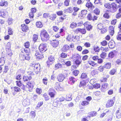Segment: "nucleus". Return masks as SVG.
Segmentation results:
<instances>
[{
    "instance_id": "cd10ccee",
    "label": "nucleus",
    "mask_w": 121,
    "mask_h": 121,
    "mask_svg": "<svg viewBox=\"0 0 121 121\" xmlns=\"http://www.w3.org/2000/svg\"><path fill=\"white\" fill-rule=\"evenodd\" d=\"M80 57H79L78 59H76L75 61V63L77 66H78L81 63V60L80 59Z\"/></svg>"
},
{
    "instance_id": "6e6d98bb",
    "label": "nucleus",
    "mask_w": 121,
    "mask_h": 121,
    "mask_svg": "<svg viewBox=\"0 0 121 121\" xmlns=\"http://www.w3.org/2000/svg\"><path fill=\"white\" fill-rule=\"evenodd\" d=\"M8 22L9 25H10L13 24V19L12 18H10L8 19Z\"/></svg>"
},
{
    "instance_id": "9b49d317",
    "label": "nucleus",
    "mask_w": 121,
    "mask_h": 121,
    "mask_svg": "<svg viewBox=\"0 0 121 121\" xmlns=\"http://www.w3.org/2000/svg\"><path fill=\"white\" fill-rule=\"evenodd\" d=\"M51 44L53 47H56L58 46L59 42L57 40H54L51 41Z\"/></svg>"
},
{
    "instance_id": "2f4dec72",
    "label": "nucleus",
    "mask_w": 121,
    "mask_h": 121,
    "mask_svg": "<svg viewBox=\"0 0 121 121\" xmlns=\"http://www.w3.org/2000/svg\"><path fill=\"white\" fill-rule=\"evenodd\" d=\"M9 69V67L7 66H4V69H3V72L4 73H6Z\"/></svg>"
},
{
    "instance_id": "4468645a",
    "label": "nucleus",
    "mask_w": 121,
    "mask_h": 121,
    "mask_svg": "<svg viewBox=\"0 0 121 121\" xmlns=\"http://www.w3.org/2000/svg\"><path fill=\"white\" fill-rule=\"evenodd\" d=\"M7 13H8L6 10H2L0 11V16L4 17Z\"/></svg>"
},
{
    "instance_id": "de8ad7c7",
    "label": "nucleus",
    "mask_w": 121,
    "mask_h": 121,
    "mask_svg": "<svg viewBox=\"0 0 121 121\" xmlns=\"http://www.w3.org/2000/svg\"><path fill=\"white\" fill-rule=\"evenodd\" d=\"M38 39V36L36 35H34L33 37V40L35 42V41L37 40Z\"/></svg>"
},
{
    "instance_id": "c9c22d12",
    "label": "nucleus",
    "mask_w": 121,
    "mask_h": 121,
    "mask_svg": "<svg viewBox=\"0 0 121 121\" xmlns=\"http://www.w3.org/2000/svg\"><path fill=\"white\" fill-rule=\"evenodd\" d=\"M116 72V69H113L110 71L109 72V74L111 75H114L115 73Z\"/></svg>"
},
{
    "instance_id": "5701e85b",
    "label": "nucleus",
    "mask_w": 121,
    "mask_h": 121,
    "mask_svg": "<svg viewBox=\"0 0 121 121\" xmlns=\"http://www.w3.org/2000/svg\"><path fill=\"white\" fill-rule=\"evenodd\" d=\"M108 84L107 83H105L103 84L102 86L101 90L103 91H104L108 89Z\"/></svg>"
},
{
    "instance_id": "bf43d9fd",
    "label": "nucleus",
    "mask_w": 121,
    "mask_h": 121,
    "mask_svg": "<svg viewBox=\"0 0 121 121\" xmlns=\"http://www.w3.org/2000/svg\"><path fill=\"white\" fill-rule=\"evenodd\" d=\"M11 43L10 42H8L7 44L6 49V50H8V49H10V47Z\"/></svg>"
},
{
    "instance_id": "423d86ee",
    "label": "nucleus",
    "mask_w": 121,
    "mask_h": 121,
    "mask_svg": "<svg viewBox=\"0 0 121 121\" xmlns=\"http://www.w3.org/2000/svg\"><path fill=\"white\" fill-rule=\"evenodd\" d=\"M55 92L54 89L50 88L49 91V95L52 97H54L55 95Z\"/></svg>"
},
{
    "instance_id": "f03ea898",
    "label": "nucleus",
    "mask_w": 121,
    "mask_h": 121,
    "mask_svg": "<svg viewBox=\"0 0 121 121\" xmlns=\"http://www.w3.org/2000/svg\"><path fill=\"white\" fill-rule=\"evenodd\" d=\"M30 68H32L36 74H38L39 72L40 69V66L39 64H32L31 65Z\"/></svg>"
},
{
    "instance_id": "e433bc0d",
    "label": "nucleus",
    "mask_w": 121,
    "mask_h": 121,
    "mask_svg": "<svg viewBox=\"0 0 121 121\" xmlns=\"http://www.w3.org/2000/svg\"><path fill=\"white\" fill-rule=\"evenodd\" d=\"M43 96L44 98V99L45 101H47L49 99V97L46 93H44L43 94Z\"/></svg>"
},
{
    "instance_id": "6e6552de",
    "label": "nucleus",
    "mask_w": 121,
    "mask_h": 121,
    "mask_svg": "<svg viewBox=\"0 0 121 121\" xmlns=\"http://www.w3.org/2000/svg\"><path fill=\"white\" fill-rule=\"evenodd\" d=\"M7 51L6 57L9 59L11 58L12 53L10 49H8V50H6Z\"/></svg>"
},
{
    "instance_id": "f8f14e48",
    "label": "nucleus",
    "mask_w": 121,
    "mask_h": 121,
    "mask_svg": "<svg viewBox=\"0 0 121 121\" xmlns=\"http://www.w3.org/2000/svg\"><path fill=\"white\" fill-rule=\"evenodd\" d=\"M35 83L33 81L29 82L27 84L26 86L29 88H33Z\"/></svg>"
},
{
    "instance_id": "a18cd8bd",
    "label": "nucleus",
    "mask_w": 121,
    "mask_h": 121,
    "mask_svg": "<svg viewBox=\"0 0 121 121\" xmlns=\"http://www.w3.org/2000/svg\"><path fill=\"white\" fill-rule=\"evenodd\" d=\"M87 19L88 20H91L93 19L91 13H89L87 17Z\"/></svg>"
},
{
    "instance_id": "f704fd0d",
    "label": "nucleus",
    "mask_w": 121,
    "mask_h": 121,
    "mask_svg": "<svg viewBox=\"0 0 121 121\" xmlns=\"http://www.w3.org/2000/svg\"><path fill=\"white\" fill-rule=\"evenodd\" d=\"M36 25L37 27L41 28L42 27L43 25L42 23L40 22H36Z\"/></svg>"
},
{
    "instance_id": "09e8293b",
    "label": "nucleus",
    "mask_w": 121,
    "mask_h": 121,
    "mask_svg": "<svg viewBox=\"0 0 121 121\" xmlns=\"http://www.w3.org/2000/svg\"><path fill=\"white\" fill-rule=\"evenodd\" d=\"M103 17L107 18H109V17L108 15V11H106L104 14L103 15Z\"/></svg>"
},
{
    "instance_id": "f3484780",
    "label": "nucleus",
    "mask_w": 121,
    "mask_h": 121,
    "mask_svg": "<svg viewBox=\"0 0 121 121\" xmlns=\"http://www.w3.org/2000/svg\"><path fill=\"white\" fill-rule=\"evenodd\" d=\"M87 11L86 10H82L81 11V13L80 14V16L82 18L85 17L87 13Z\"/></svg>"
},
{
    "instance_id": "1a4fd4ad",
    "label": "nucleus",
    "mask_w": 121,
    "mask_h": 121,
    "mask_svg": "<svg viewBox=\"0 0 121 121\" xmlns=\"http://www.w3.org/2000/svg\"><path fill=\"white\" fill-rule=\"evenodd\" d=\"M17 85L18 86L21 87V88L23 90L25 89V86L22 84L20 81H16Z\"/></svg>"
},
{
    "instance_id": "b1692460",
    "label": "nucleus",
    "mask_w": 121,
    "mask_h": 121,
    "mask_svg": "<svg viewBox=\"0 0 121 121\" xmlns=\"http://www.w3.org/2000/svg\"><path fill=\"white\" fill-rule=\"evenodd\" d=\"M77 24L75 22H71L70 27L72 29H73L76 28L77 26Z\"/></svg>"
},
{
    "instance_id": "774afa93",
    "label": "nucleus",
    "mask_w": 121,
    "mask_h": 121,
    "mask_svg": "<svg viewBox=\"0 0 121 121\" xmlns=\"http://www.w3.org/2000/svg\"><path fill=\"white\" fill-rule=\"evenodd\" d=\"M30 46V43L28 42H27L25 44V46L26 48H28Z\"/></svg>"
},
{
    "instance_id": "0eeeda50",
    "label": "nucleus",
    "mask_w": 121,
    "mask_h": 121,
    "mask_svg": "<svg viewBox=\"0 0 121 121\" xmlns=\"http://www.w3.org/2000/svg\"><path fill=\"white\" fill-rule=\"evenodd\" d=\"M85 27H86L87 30H90L92 28V26H91L89 22H87L84 24Z\"/></svg>"
},
{
    "instance_id": "13d9d810",
    "label": "nucleus",
    "mask_w": 121,
    "mask_h": 121,
    "mask_svg": "<svg viewBox=\"0 0 121 121\" xmlns=\"http://www.w3.org/2000/svg\"><path fill=\"white\" fill-rule=\"evenodd\" d=\"M86 83L84 81H82L80 82L79 86L80 87L81 86H84L85 85Z\"/></svg>"
},
{
    "instance_id": "c03bdc74",
    "label": "nucleus",
    "mask_w": 121,
    "mask_h": 121,
    "mask_svg": "<svg viewBox=\"0 0 121 121\" xmlns=\"http://www.w3.org/2000/svg\"><path fill=\"white\" fill-rule=\"evenodd\" d=\"M70 80L73 83H74L76 81V79L73 77H70L69 78Z\"/></svg>"
},
{
    "instance_id": "58836bf2",
    "label": "nucleus",
    "mask_w": 121,
    "mask_h": 121,
    "mask_svg": "<svg viewBox=\"0 0 121 121\" xmlns=\"http://www.w3.org/2000/svg\"><path fill=\"white\" fill-rule=\"evenodd\" d=\"M5 61L4 58H1L0 59V66L3 65L4 64Z\"/></svg>"
},
{
    "instance_id": "bb28decb",
    "label": "nucleus",
    "mask_w": 121,
    "mask_h": 121,
    "mask_svg": "<svg viewBox=\"0 0 121 121\" xmlns=\"http://www.w3.org/2000/svg\"><path fill=\"white\" fill-rule=\"evenodd\" d=\"M111 66V64L110 63H107L104 65V67L106 69H109L110 68Z\"/></svg>"
},
{
    "instance_id": "603ef678",
    "label": "nucleus",
    "mask_w": 121,
    "mask_h": 121,
    "mask_svg": "<svg viewBox=\"0 0 121 121\" xmlns=\"http://www.w3.org/2000/svg\"><path fill=\"white\" fill-rule=\"evenodd\" d=\"M88 63L90 65L93 66H94L95 65L94 62L91 60L89 61L88 62Z\"/></svg>"
},
{
    "instance_id": "c85d7f7f",
    "label": "nucleus",
    "mask_w": 121,
    "mask_h": 121,
    "mask_svg": "<svg viewBox=\"0 0 121 121\" xmlns=\"http://www.w3.org/2000/svg\"><path fill=\"white\" fill-rule=\"evenodd\" d=\"M86 6L88 8H92L94 6H93L92 4L90 1L87 2L86 5Z\"/></svg>"
},
{
    "instance_id": "69168bd1",
    "label": "nucleus",
    "mask_w": 121,
    "mask_h": 121,
    "mask_svg": "<svg viewBox=\"0 0 121 121\" xmlns=\"http://www.w3.org/2000/svg\"><path fill=\"white\" fill-rule=\"evenodd\" d=\"M84 45L86 47L89 48L90 47L91 44L90 43L86 42L84 43Z\"/></svg>"
},
{
    "instance_id": "a19ab883",
    "label": "nucleus",
    "mask_w": 121,
    "mask_h": 121,
    "mask_svg": "<svg viewBox=\"0 0 121 121\" xmlns=\"http://www.w3.org/2000/svg\"><path fill=\"white\" fill-rule=\"evenodd\" d=\"M87 77V76L86 73H83L81 76V78L82 79L86 78Z\"/></svg>"
},
{
    "instance_id": "72a5a7b5",
    "label": "nucleus",
    "mask_w": 121,
    "mask_h": 121,
    "mask_svg": "<svg viewBox=\"0 0 121 121\" xmlns=\"http://www.w3.org/2000/svg\"><path fill=\"white\" fill-rule=\"evenodd\" d=\"M112 119V116L111 115H110L105 118V121H111Z\"/></svg>"
},
{
    "instance_id": "4d7b16f0",
    "label": "nucleus",
    "mask_w": 121,
    "mask_h": 121,
    "mask_svg": "<svg viewBox=\"0 0 121 121\" xmlns=\"http://www.w3.org/2000/svg\"><path fill=\"white\" fill-rule=\"evenodd\" d=\"M94 3L95 4H98L100 5H102V3L99 0H95Z\"/></svg>"
},
{
    "instance_id": "aec40b11",
    "label": "nucleus",
    "mask_w": 121,
    "mask_h": 121,
    "mask_svg": "<svg viewBox=\"0 0 121 121\" xmlns=\"http://www.w3.org/2000/svg\"><path fill=\"white\" fill-rule=\"evenodd\" d=\"M108 45L110 48H113L115 46L114 41L112 40L109 41L108 43Z\"/></svg>"
},
{
    "instance_id": "473e14b6",
    "label": "nucleus",
    "mask_w": 121,
    "mask_h": 121,
    "mask_svg": "<svg viewBox=\"0 0 121 121\" xmlns=\"http://www.w3.org/2000/svg\"><path fill=\"white\" fill-rule=\"evenodd\" d=\"M71 94H67L66 95V100L69 101L71 100L72 98H71Z\"/></svg>"
},
{
    "instance_id": "3c124183",
    "label": "nucleus",
    "mask_w": 121,
    "mask_h": 121,
    "mask_svg": "<svg viewBox=\"0 0 121 121\" xmlns=\"http://www.w3.org/2000/svg\"><path fill=\"white\" fill-rule=\"evenodd\" d=\"M79 71L78 70H75L73 72V74L75 76H77L79 74Z\"/></svg>"
},
{
    "instance_id": "2eb2a0df",
    "label": "nucleus",
    "mask_w": 121,
    "mask_h": 121,
    "mask_svg": "<svg viewBox=\"0 0 121 121\" xmlns=\"http://www.w3.org/2000/svg\"><path fill=\"white\" fill-rule=\"evenodd\" d=\"M36 57L38 59H40L43 57V56L42 54L38 52H36L35 53Z\"/></svg>"
},
{
    "instance_id": "4be33fe9",
    "label": "nucleus",
    "mask_w": 121,
    "mask_h": 121,
    "mask_svg": "<svg viewBox=\"0 0 121 121\" xmlns=\"http://www.w3.org/2000/svg\"><path fill=\"white\" fill-rule=\"evenodd\" d=\"M88 116L89 117H91L96 116L97 113L95 111H92L88 114Z\"/></svg>"
},
{
    "instance_id": "20e7f679",
    "label": "nucleus",
    "mask_w": 121,
    "mask_h": 121,
    "mask_svg": "<svg viewBox=\"0 0 121 121\" xmlns=\"http://www.w3.org/2000/svg\"><path fill=\"white\" fill-rule=\"evenodd\" d=\"M65 78V76L62 74H60L57 77V80L60 82H62Z\"/></svg>"
},
{
    "instance_id": "864d4df0",
    "label": "nucleus",
    "mask_w": 121,
    "mask_h": 121,
    "mask_svg": "<svg viewBox=\"0 0 121 121\" xmlns=\"http://www.w3.org/2000/svg\"><path fill=\"white\" fill-rule=\"evenodd\" d=\"M94 50L96 52H98L100 51L99 48L97 46H95L94 47Z\"/></svg>"
},
{
    "instance_id": "ddd939ff",
    "label": "nucleus",
    "mask_w": 121,
    "mask_h": 121,
    "mask_svg": "<svg viewBox=\"0 0 121 121\" xmlns=\"http://www.w3.org/2000/svg\"><path fill=\"white\" fill-rule=\"evenodd\" d=\"M21 26L22 31L24 32H27L29 29L27 25L24 24H22Z\"/></svg>"
},
{
    "instance_id": "393cba45",
    "label": "nucleus",
    "mask_w": 121,
    "mask_h": 121,
    "mask_svg": "<svg viewBox=\"0 0 121 121\" xmlns=\"http://www.w3.org/2000/svg\"><path fill=\"white\" fill-rule=\"evenodd\" d=\"M8 5V3L7 1H4V0H2L0 2V6H7Z\"/></svg>"
},
{
    "instance_id": "052dcab7",
    "label": "nucleus",
    "mask_w": 121,
    "mask_h": 121,
    "mask_svg": "<svg viewBox=\"0 0 121 121\" xmlns=\"http://www.w3.org/2000/svg\"><path fill=\"white\" fill-rule=\"evenodd\" d=\"M114 56V54L112 52H110L108 55V57L110 58H112Z\"/></svg>"
},
{
    "instance_id": "39448f33",
    "label": "nucleus",
    "mask_w": 121,
    "mask_h": 121,
    "mask_svg": "<svg viewBox=\"0 0 121 121\" xmlns=\"http://www.w3.org/2000/svg\"><path fill=\"white\" fill-rule=\"evenodd\" d=\"M54 59L53 56H51L49 58L48 60L47 61V63L48 65H50L54 62Z\"/></svg>"
},
{
    "instance_id": "49530a36",
    "label": "nucleus",
    "mask_w": 121,
    "mask_h": 121,
    "mask_svg": "<svg viewBox=\"0 0 121 121\" xmlns=\"http://www.w3.org/2000/svg\"><path fill=\"white\" fill-rule=\"evenodd\" d=\"M100 85L99 83H95L93 85V87L96 89H98L100 87Z\"/></svg>"
},
{
    "instance_id": "8fccbe9b",
    "label": "nucleus",
    "mask_w": 121,
    "mask_h": 121,
    "mask_svg": "<svg viewBox=\"0 0 121 121\" xmlns=\"http://www.w3.org/2000/svg\"><path fill=\"white\" fill-rule=\"evenodd\" d=\"M94 13L96 15H99L100 13L99 9H95L94 11Z\"/></svg>"
},
{
    "instance_id": "79ce46f5",
    "label": "nucleus",
    "mask_w": 121,
    "mask_h": 121,
    "mask_svg": "<svg viewBox=\"0 0 121 121\" xmlns=\"http://www.w3.org/2000/svg\"><path fill=\"white\" fill-rule=\"evenodd\" d=\"M37 93L39 94H40L42 93V90L41 88H37L36 90Z\"/></svg>"
},
{
    "instance_id": "dca6fc26",
    "label": "nucleus",
    "mask_w": 121,
    "mask_h": 121,
    "mask_svg": "<svg viewBox=\"0 0 121 121\" xmlns=\"http://www.w3.org/2000/svg\"><path fill=\"white\" fill-rule=\"evenodd\" d=\"M109 34L112 36L114 33V29L113 26H110L109 28Z\"/></svg>"
},
{
    "instance_id": "0e129e2a",
    "label": "nucleus",
    "mask_w": 121,
    "mask_h": 121,
    "mask_svg": "<svg viewBox=\"0 0 121 121\" xmlns=\"http://www.w3.org/2000/svg\"><path fill=\"white\" fill-rule=\"evenodd\" d=\"M25 56L24 55H20V60H25Z\"/></svg>"
},
{
    "instance_id": "412c9836",
    "label": "nucleus",
    "mask_w": 121,
    "mask_h": 121,
    "mask_svg": "<svg viewBox=\"0 0 121 121\" xmlns=\"http://www.w3.org/2000/svg\"><path fill=\"white\" fill-rule=\"evenodd\" d=\"M70 47L67 45H64L61 49L62 51L64 52L66 51L69 49Z\"/></svg>"
},
{
    "instance_id": "a878e982",
    "label": "nucleus",
    "mask_w": 121,
    "mask_h": 121,
    "mask_svg": "<svg viewBox=\"0 0 121 121\" xmlns=\"http://www.w3.org/2000/svg\"><path fill=\"white\" fill-rule=\"evenodd\" d=\"M50 19L51 20L54 21L56 17V16L55 14H52L50 15L49 16Z\"/></svg>"
},
{
    "instance_id": "7ed1b4c3",
    "label": "nucleus",
    "mask_w": 121,
    "mask_h": 121,
    "mask_svg": "<svg viewBox=\"0 0 121 121\" xmlns=\"http://www.w3.org/2000/svg\"><path fill=\"white\" fill-rule=\"evenodd\" d=\"M39 49L41 52H43L47 50L46 46L45 44H41L40 45Z\"/></svg>"
},
{
    "instance_id": "a211bd4d",
    "label": "nucleus",
    "mask_w": 121,
    "mask_h": 121,
    "mask_svg": "<svg viewBox=\"0 0 121 121\" xmlns=\"http://www.w3.org/2000/svg\"><path fill=\"white\" fill-rule=\"evenodd\" d=\"M111 5L113 9L111 11L112 12L114 13L116 11L117 6L116 4L114 3H112L111 4Z\"/></svg>"
},
{
    "instance_id": "680f3d73",
    "label": "nucleus",
    "mask_w": 121,
    "mask_h": 121,
    "mask_svg": "<svg viewBox=\"0 0 121 121\" xmlns=\"http://www.w3.org/2000/svg\"><path fill=\"white\" fill-rule=\"evenodd\" d=\"M98 72L97 70H94L92 71L91 72V74L93 75H95L97 74Z\"/></svg>"
},
{
    "instance_id": "9d476101",
    "label": "nucleus",
    "mask_w": 121,
    "mask_h": 121,
    "mask_svg": "<svg viewBox=\"0 0 121 121\" xmlns=\"http://www.w3.org/2000/svg\"><path fill=\"white\" fill-rule=\"evenodd\" d=\"M86 30L85 29H81L79 28L75 30V32L77 33H78L79 32L81 33L82 34H84L86 33Z\"/></svg>"
},
{
    "instance_id": "5fc2aeb1",
    "label": "nucleus",
    "mask_w": 121,
    "mask_h": 121,
    "mask_svg": "<svg viewBox=\"0 0 121 121\" xmlns=\"http://www.w3.org/2000/svg\"><path fill=\"white\" fill-rule=\"evenodd\" d=\"M106 56V53L104 52H102L100 54L101 57L103 58H104Z\"/></svg>"
},
{
    "instance_id": "4c0bfd02",
    "label": "nucleus",
    "mask_w": 121,
    "mask_h": 121,
    "mask_svg": "<svg viewBox=\"0 0 121 121\" xmlns=\"http://www.w3.org/2000/svg\"><path fill=\"white\" fill-rule=\"evenodd\" d=\"M97 28L98 29L101 30L103 28V25L101 23L97 25Z\"/></svg>"
},
{
    "instance_id": "ea45409f",
    "label": "nucleus",
    "mask_w": 121,
    "mask_h": 121,
    "mask_svg": "<svg viewBox=\"0 0 121 121\" xmlns=\"http://www.w3.org/2000/svg\"><path fill=\"white\" fill-rule=\"evenodd\" d=\"M105 7L108 9H110L111 8V5L109 3H105L104 5Z\"/></svg>"
},
{
    "instance_id": "c756f323",
    "label": "nucleus",
    "mask_w": 121,
    "mask_h": 121,
    "mask_svg": "<svg viewBox=\"0 0 121 121\" xmlns=\"http://www.w3.org/2000/svg\"><path fill=\"white\" fill-rule=\"evenodd\" d=\"M36 114L35 112L32 111L30 112V116L31 118H34Z\"/></svg>"
},
{
    "instance_id": "e2e57ef3",
    "label": "nucleus",
    "mask_w": 121,
    "mask_h": 121,
    "mask_svg": "<svg viewBox=\"0 0 121 121\" xmlns=\"http://www.w3.org/2000/svg\"><path fill=\"white\" fill-rule=\"evenodd\" d=\"M8 33L9 35H12L13 34V31L11 28H8Z\"/></svg>"
},
{
    "instance_id": "37998d69",
    "label": "nucleus",
    "mask_w": 121,
    "mask_h": 121,
    "mask_svg": "<svg viewBox=\"0 0 121 121\" xmlns=\"http://www.w3.org/2000/svg\"><path fill=\"white\" fill-rule=\"evenodd\" d=\"M89 103V102L87 101H82L81 103V104L82 105L85 106L88 105Z\"/></svg>"
},
{
    "instance_id": "6ab92c4d",
    "label": "nucleus",
    "mask_w": 121,
    "mask_h": 121,
    "mask_svg": "<svg viewBox=\"0 0 121 121\" xmlns=\"http://www.w3.org/2000/svg\"><path fill=\"white\" fill-rule=\"evenodd\" d=\"M32 78L31 76H24L23 77V79L24 82H27L31 79Z\"/></svg>"
},
{
    "instance_id": "338daca9",
    "label": "nucleus",
    "mask_w": 121,
    "mask_h": 121,
    "mask_svg": "<svg viewBox=\"0 0 121 121\" xmlns=\"http://www.w3.org/2000/svg\"><path fill=\"white\" fill-rule=\"evenodd\" d=\"M116 38L118 40H121V34L118 33V34Z\"/></svg>"
},
{
    "instance_id": "7c9ffc66",
    "label": "nucleus",
    "mask_w": 121,
    "mask_h": 121,
    "mask_svg": "<svg viewBox=\"0 0 121 121\" xmlns=\"http://www.w3.org/2000/svg\"><path fill=\"white\" fill-rule=\"evenodd\" d=\"M114 102L112 100H109L108 101L106 105L107 106H112Z\"/></svg>"
},
{
    "instance_id": "f257e3e1",
    "label": "nucleus",
    "mask_w": 121,
    "mask_h": 121,
    "mask_svg": "<svg viewBox=\"0 0 121 121\" xmlns=\"http://www.w3.org/2000/svg\"><path fill=\"white\" fill-rule=\"evenodd\" d=\"M40 35L41 40L44 42L47 41L49 38V35L47 31L43 29L41 31Z\"/></svg>"
}]
</instances>
